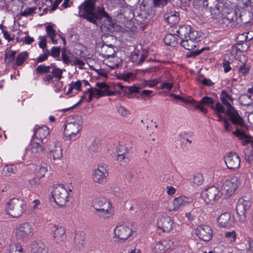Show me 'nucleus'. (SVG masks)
Returning a JSON list of instances; mask_svg holds the SVG:
<instances>
[{"instance_id":"obj_1","label":"nucleus","mask_w":253,"mask_h":253,"mask_svg":"<svg viewBox=\"0 0 253 253\" xmlns=\"http://www.w3.org/2000/svg\"><path fill=\"white\" fill-rule=\"evenodd\" d=\"M96 0H85L79 7L80 16L94 24L97 25V22L102 17L106 18L105 26L110 32L113 30L114 24L111 17L102 7L95 9Z\"/></svg>"},{"instance_id":"obj_2","label":"nucleus","mask_w":253,"mask_h":253,"mask_svg":"<svg viewBox=\"0 0 253 253\" xmlns=\"http://www.w3.org/2000/svg\"><path fill=\"white\" fill-rule=\"evenodd\" d=\"M83 125L82 117L75 116L72 119V121L68 122L64 128V134L66 140H75L77 135L80 131Z\"/></svg>"},{"instance_id":"obj_3","label":"nucleus","mask_w":253,"mask_h":253,"mask_svg":"<svg viewBox=\"0 0 253 253\" xmlns=\"http://www.w3.org/2000/svg\"><path fill=\"white\" fill-rule=\"evenodd\" d=\"M93 207L96 211L97 216L102 218H108L113 213L111 204L104 197L97 199L93 203Z\"/></svg>"},{"instance_id":"obj_4","label":"nucleus","mask_w":253,"mask_h":253,"mask_svg":"<svg viewBox=\"0 0 253 253\" xmlns=\"http://www.w3.org/2000/svg\"><path fill=\"white\" fill-rule=\"evenodd\" d=\"M33 225L29 222H24L19 224L15 229V237L20 241H27L34 235Z\"/></svg>"},{"instance_id":"obj_5","label":"nucleus","mask_w":253,"mask_h":253,"mask_svg":"<svg viewBox=\"0 0 253 253\" xmlns=\"http://www.w3.org/2000/svg\"><path fill=\"white\" fill-rule=\"evenodd\" d=\"M26 205L24 202L17 198L11 199L7 204L6 212L14 218L21 216L25 210Z\"/></svg>"},{"instance_id":"obj_6","label":"nucleus","mask_w":253,"mask_h":253,"mask_svg":"<svg viewBox=\"0 0 253 253\" xmlns=\"http://www.w3.org/2000/svg\"><path fill=\"white\" fill-rule=\"evenodd\" d=\"M69 192H71V190L66 188L63 185L54 186L52 192L54 201L60 207L65 206L68 201Z\"/></svg>"},{"instance_id":"obj_7","label":"nucleus","mask_w":253,"mask_h":253,"mask_svg":"<svg viewBox=\"0 0 253 253\" xmlns=\"http://www.w3.org/2000/svg\"><path fill=\"white\" fill-rule=\"evenodd\" d=\"M222 193L215 186H211L201 193V200L206 204H213L221 198Z\"/></svg>"},{"instance_id":"obj_8","label":"nucleus","mask_w":253,"mask_h":253,"mask_svg":"<svg viewBox=\"0 0 253 253\" xmlns=\"http://www.w3.org/2000/svg\"><path fill=\"white\" fill-rule=\"evenodd\" d=\"M41 142H38L34 139H32L31 143L26 149L25 158L26 159H34L41 154L44 150V146Z\"/></svg>"},{"instance_id":"obj_9","label":"nucleus","mask_w":253,"mask_h":253,"mask_svg":"<svg viewBox=\"0 0 253 253\" xmlns=\"http://www.w3.org/2000/svg\"><path fill=\"white\" fill-rule=\"evenodd\" d=\"M252 202L249 199L240 198L237 203L236 212L239 217V220L244 222L246 219V213L250 210Z\"/></svg>"},{"instance_id":"obj_10","label":"nucleus","mask_w":253,"mask_h":253,"mask_svg":"<svg viewBox=\"0 0 253 253\" xmlns=\"http://www.w3.org/2000/svg\"><path fill=\"white\" fill-rule=\"evenodd\" d=\"M193 202L192 198L185 196H181L174 198L171 205H169L168 207V210L169 211H177L188 206Z\"/></svg>"},{"instance_id":"obj_11","label":"nucleus","mask_w":253,"mask_h":253,"mask_svg":"<svg viewBox=\"0 0 253 253\" xmlns=\"http://www.w3.org/2000/svg\"><path fill=\"white\" fill-rule=\"evenodd\" d=\"M61 58L64 63L74 66H78L79 68L82 69L84 68V63L78 57L74 56L73 54L66 49L62 50Z\"/></svg>"},{"instance_id":"obj_12","label":"nucleus","mask_w":253,"mask_h":253,"mask_svg":"<svg viewBox=\"0 0 253 253\" xmlns=\"http://www.w3.org/2000/svg\"><path fill=\"white\" fill-rule=\"evenodd\" d=\"M114 237L121 240H126L132 233L131 224H122L118 225L114 230Z\"/></svg>"},{"instance_id":"obj_13","label":"nucleus","mask_w":253,"mask_h":253,"mask_svg":"<svg viewBox=\"0 0 253 253\" xmlns=\"http://www.w3.org/2000/svg\"><path fill=\"white\" fill-rule=\"evenodd\" d=\"M238 182L236 177L225 181L222 186V195H223L225 198L231 196L238 187Z\"/></svg>"},{"instance_id":"obj_14","label":"nucleus","mask_w":253,"mask_h":253,"mask_svg":"<svg viewBox=\"0 0 253 253\" xmlns=\"http://www.w3.org/2000/svg\"><path fill=\"white\" fill-rule=\"evenodd\" d=\"M224 161L228 169L236 170L240 167L241 160L238 155L231 152L224 156Z\"/></svg>"},{"instance_id":"obj_15","label":"nucleus","mask_w":253,"mask_h":253,"mask_svg":"<svg viewBox=\"0 0 253 253\" xmlns=\"http://www.w3.org/2000/svg\"><path fill=\"white\" fill-rule=\"evenodd\" d=\"M108 175V171L105 166L99 165L93 171V180L98 184H102Z\"/></svg>"},{"instance_id":"obj_16","label":"nucleus","mask_w":253,"mask_h":253,"mask_svg":"<svg viewBox=\"0 0 253 253\" xmlns=\"http://www.w3.org/2000/svg\"><path fill=\"white\" fill-rule=\"evenodd\" d=\"M175 246L174 242L171 240H164L156 243L153 252L155 253H165L167 251L172 249Z\"/></svg>"},{"instance_id":"obj_17","label":"nucleus","mask_w":253,"mask_h":253,"mask_svg":"<svg viewBox=\"0 0 253 253\" xmlns=\"http://www.w3.org/2000/svg\"><path fill=\"white\" fill-rule=\"evenodd\" d=\"M195 234L201 240L208 241L211 238L212 231L209 226L202 225L197 227L195 230Z\"/></svg>"},{"instance_id":"obj_18","label":"nucleus","mask_w":253,"mask_h":253,"mask_svg":"<svg viewBox=\"0 0 253 253\" xmlns=\"http://www.w3.org/2000/svg\"><path fill=\"white\" fill-rule=\"evenodd\" d=\"M49 129L44 126H36L35 127L34 135L32 139L39 140L42 143H44L43 140L49 135Z\"/></svg>"},{"instance_id":"obj_19","label":"nucleus","mask_w":253,"mask_h":253,"mask_svg":"<svg viewBox=\"0 0 253 253\" xmlns=\"http://www.w3.org/2000/svg\"><path fill=\"white\" fill-rule=\"evenodd\" d=\"M172 226L173 221L170 216L160 217L158 219L157 226L163 232H169Z\"/></svg>"},{"instance_id":"obj_20","label":"nucleus","mask_w":253,"mask_h":253,"mask_svg":"<svg viewBox=\"0 0 253 253\" xmlns=\"http://www.w3.org/2000/svg\"><path fill=\"white\" fill-rule=\"evenodd\" d=\"M53 232V237L56 243L63 242L66 239L65 229L59 226L54 225L51 228Z\"/></svg>"},{"instance_id":"obj_21","label":"nucleus","mask_w":253,"mask_h":253,"mask_svg":"<svg viewBox=\"0 0 253 253\" xmlns=\"http://www.w3.org/2000/svg\"><path fill=\"white\" fill-rule=\"evenodd\" d=\"M226 114L228 115L233 124L240 126H244L245 124L243 118L234 108L232 110H226Z\"/></svg>"},{"instance_id":"obj_22","label":"nucleus","mask_w":253,"mask_h":253,"mask_svg":"<svg viewBox=\"0 0 253 253\" xmlns=\"http://www.w3.org/2000/svg\"><path fill=\"white\" fill-rule=\"evenodd\" d=\"M50 156L54 160H59L63 156L61 145L59 142H55L50 145Z\"/></svg>"},{"instance_id":"obj_23","label":"nucleus","mask_w":253,"mask_h":253,"mask_svg":"<svg viewBox=\"0 0 253 253\" xmlns=\"http://www.w3.org/2000/svg\"><path fill=\"white\" fill-rule=\"evenodd\" d=\"M213 99L208 96H205L202 98L200 101L195 102V108L199 109L202 113L206 114L207 113V109L203 105V104L208 105L209 107L213 106Z\"/></svg>"},{"instance_id":"obj_24","label":"nucleus","mask_w":253,"mask_h":253,"mask_svg":"<svg viewBox=\"0 0 253 253\" xmlns=\"http://www.w3.org/2000/svg\"><path fill=\"white\" fill-rule=\"evenodd\" d=\"M46 35L45 36L46 37H49L51 42L53 44H56L57 43V39H55V38L58 36L59 38L61 39L63 41V43L64 45L66 44V40L65 38L62 37L60 35H57L55 34V31L53 29L52 26L50 25H48L46 27Z\"/></svg>"},{"instance_id":"obj_25","label":"nucleus","mask_w":253,"mask_h":253,"mask_svg":"<svg viewBox=\"0 0 253 253\" xmlns=\"http://www.w3.org/2000/svg\"><path fill=\"white\" fill-rule=\"evenodd\" d=\"M233 134L241 140L242 143L244 145L248 144L251 146V143H253V139L251 136L247 135L238 128H236V130L233 132Z\"/></svg>"},{"instance_id":"obj_26","label":"nucleus","mask_w":253,"mask_h":253,"mask_svg":"<svg viewBox=\"0 0 253 253\" xmlns=\"http://www.w3.org/2000/svg\"><path fill=\"white\" fill-rule=\"evenodd\" d=\"M76 248L79 251L83 250L85 245V234L82 232L76 233L74 237Z\"/></svg>"},{"instance_id":"obj_27","label":"nucleus","mask_w":253,"mask_h":253,"mask_svg":"<svg viewBox=\"0 0 253 253\" xmlns=\"http://www.w3.org/2000/svg\"><path fill=\"white\" fill-rule=\"evenodd\" d=\"M219 225L222 227H228L231 225V215L229 212H225L220 214L217 218Z\"/></svg>"},{"instance_id":"obj_28","label":"nucleus","mask_w":253,"mask_h":253,"mask_svg":"<svg viewBox=\"0 0 253 253\" xmlns=\"http://www.w3.org/2000/svg\"><path fill=\"white\" fill-rule=\"evenodd\" d=\"M164 19L170 24H175L179 21V13L174 11H170L164 15Z\"/></svg>"},{"instance_id":"obj_29","label":"nucleus","mask_w":253,"mask_h":253,"mask_svg":"<svg viewBox=\"0 0 253 253\" xmlns=\"http://www.w3.org/2000/svg\"><path fill=\"white\" fill-rule=\"evenodd\" d=\"M176 29V31L174 34L179 37L181 40H183L184 38L187 37L191 30V27L188 25H183L179 27L178 29Z\"/></svg>"},{"instance_id":"obj_30","label":"nucleus","mask_w":253,"mask_h":253,"mask_svg":"<svg viewBox=\"0 0 253 253\" xmlns=\"http://www.w3.org/2000/svg\"><path fill=\"white\" fill-rule=\"evenodd\" d=\"M226 17L230 22L233 23L235 25L240 24L242 23L241 15L239 14L238 16V13L235 10H231Z\"/></svg>"},{"instance_id":"obj_31","label":"nucleus","mask_w":253,"mask_h":253,"mask_svg":"<svg viewBox=\"0 0 253 253\" xmlns=\"http://www.w3.org/2000/svg\"><path fill=\"white\" fill-rule=\"evenodd\" d=\"M180 44L182 47L188 50L194 49L198 45L197 42L188 40L187 38H184L183 40H181Z\"/></svg>"},{"instance_id":"obj_32","label":"nucleus","mask_w":253,"mask_h":253,"mask_svg":"<svg viewBox=\"0 0 253 253\" xmlns=\"http://www.w3.org/2000/svg\"><path fill=\"white\" fill-rule=\"evenodd\" d=\"M31 248L32 253H48L47 248L41 243H33Z\"/></svg>"},{"instance_id":"obj_33","label":"nucleus","mask_w":253,"mask_h":253,"mask_svg":"<svg viewBox=\"0 0 253 253\" xmlns=\"http://www.w3.org/2000/svg\"><path fill=\"white\" fill-rule=\"evenodd\" d=\"M247 243L248 245L244 243L240 244L239 249L241 251V253H253V240L249 238Z\"/></svg>"},{"instance_id":"obj_34","label":"nucleus","mask_w":253,"mask_h":253,"mask_svg":"<svg viewBox=\"0 0 253 253\" xmlns=\"http://www.w3.org/2000/svg\"><path fill=\"white\" fill-rule=\"evenodd\" d=\"M145 58L146 56L143 55L139 51L134 52L131 55V61L135 64H141Z\"/></svg>"},{"instance_id":"obj_35","label":"nucleus","mask_w":253,"mask_h":253,"mask_svg":"<svg viewBox=\"0 0 253 253\" xmlns=\"http://www.w3.org/2000/svg\"><path fill=\"white\" fill-rule=\"evenodd\" d=\"M17 171L16 167L14 165H6L3 168L2 173L5 176H10L12 174L16 173Z\"/></svg>"},{"instance_id":"obj_36","label":"nucleus","mask_w":253,"mask_h":253,"mask_svg":"<svg viewBox=\"0 0 253 253\" xmlns=\"http://www.w3.org/2000/svg\"><path fill=\"white\" fill-rule=\"evenodd\" d=\"M140 88L137 86H130L128 87V92L131 93H140L142 96H149L151 93L152 90H143L140 91Z\"/></svg>"},{"instance_id":"obj_37","label":"nucleus","mask_w":253,"mask_h":253,"mask_svg":"<svg viewBox=\"0 0 253 253\" xmlns=\"http://www.w3.org/2000/svg\"><path fill=\"white\" fill-rule=\"evenodd\" d=\"M96 86L98 89L101 91L103 95H111L112 93L109 91V86L104 83H97Z\"/></svg>"},{"instance_id":"obj_38","label":"nucleus","mask_w":253,"mask_h":253,"mask_svg":"<svg viewBox=\"0 0 253 253\" xmlns=\"http://www.w3.org/2000/svg\"><path fill=\"white\" fill-rule=\"evenodd\" d=\"M29 53L27 51L20 53L16 57L15 64L17 66H21L27 59Z\"/></svg>"},{"instance_id":"obj_39","label":"nucleus","mask_w":253,"mask_h":253,"mask_svg":"<svg viewBox=\"0 0 253 253\" xmlns=\"http://www.w3.org/2000/svg\"><path fill=\"white\" fill-rule=\"evenodd\" d=\"M8 253H24L23 249L20 244H13L9 246Z\"/></svg>"},{"instance_id":"obj_40","label":"nucleus","mask_w":253,"mask_h":253,"mask_svg":"<svg viewBox=\"0 0 253 253\" xmlns=\"http://www.w3.org/2000/svg\"><path fill=\"white\" fill-rule=\"evenodd\" d=\"M250 147L244 151L245 159L249 162L253 160V143H251Z\"/></svg>"},{"instance_id":"obj_41","label":"nucleus","mask_w":253,"mask_h":253,"mask_svg":"<svg viewBox=\"0 0 253 253\" xmlns=\"http://www.w3.org/2000/svg\"><path fill=\"white\" fill-rule=\"evenodd\" d=\"M69 89L67 91L68 94L71 93L74 89H75L77 91H81L82 82L81 81H77L75 82H72L71 84H69Z\"/></svg>"},{"instance_id":"obj_42","label":"nucleus","mask_w":253,"mask_h":253,"mask_svg":"<svg viewBox=\"0 0 253 253\" xmlns=\"http://www.w3.org/2000/svg\"><path fill=\"white\" fill-rule=\"evenodd\" d=\"M51 69V73L53 76V77L55 78L54 80H61L62 78V74L64 70L52 66Z\"/></svg>"},{"instance_id":"obj_43","label":"nucleus","mask_w":253,"mask_h":253,"mask_svg":"<svg viewBox=\"0 0 253 253\" xmlns=\"http://www.w3.org/2000/svg\"><path fill=\"white\" fill-rule=\"evenodd\" d=\"M218 117V121L223 122L224 124V127L225 130L228 131L230 130V123L227 118L225 116H223L221 114H216Z\"/></svg>"},{"instance_id":"obj_44","label":"nucleus","mask_w":253,"mask_h":253,"mask_svg":"<svg viewBox=\"0 0 253 253\" xmlns=\"http://www.w3.org/2000/svg\"><path fill=\"white\" fill-rule=\"evenodd\" d=\"M104 51V57L107 58H109L115 53V50L112 44H110V46H103L102 47V51L103 52Z\"/></svg>"},{"instance_id":"obj_45","label":"nucleus","mask_w":253,"mask_h":253,"mask_svg":"<svg viewBox=\"0 0 253 253\" xmlns=\"http://www.w3.org/2000/svg\"><path fill=\"white\" fill-rule=\"evenodd\" d=\"M52 66H45L44 65H39L35 71L37 74H45L50 72V70L51 69Z\"/></svg>"},{"instance_id":"obj_46","label":"nucleus","mask_w":253,"mask_h":253,"mask_svg":"<svg viewBox=\"0 0 253 253\" xmlns=\"http://www.w3.org/2000/svg\"><path fill=\"white\" fill-rule=\"evenodd\" d=\"M200 34L197 31H191V30L190 32H189V34L185 38H187L188 40H191L195 42H197L198 43V42L200 41Z\"/></svg>"},{"instance_id":"obj_47","label":"nucleus","mask_w":253,"mask_h":253,"mask_svg":"<svg viewBox=\"0 0 253 253\" xmlns=\"http://www.w3.org/2000/svg\"><path fill=\"white\" fill-rule=\"evenodd\" d=\"M34 205L32 206L31 209V213L32 215L35 217H39L40 214L38 212V206L40 204V202L39 200H35L33 202Z\"/></svg>"},{"instance_id":"obj_48","label":"nucleus","mask_w":253,"mask_h":253,"mask_svg":"<svg viewBox=\"0 0 253 253\" xmlns=\"http://www.w3.org/2000/svg\"><path fill=\"white\" fill-rule=\"evenodd\" d=\"M203 180L204 179L202 174L197 173L193 176L191 183L194 185L199 186L203 183Z\"/></svg>"},{"instance_id":"obj_49","label":"nucleus","mask_w":253,"mask_h":253,"mask_svg":"<svg viewBox=\"0 0 253 253\" xmlns=\"http://www.w3.org/2000/svg\"><path fill=\"white\" fill-rule=\"evenodd\" d=\"M161 79H155L152 80H145L143 82V84L144 86H148L153 87L160 83Z\"/></svg>"},{"instance_id":"obj_50","label":"nucleus","mask_w":253,"mask_h":253,"mask_svg":"<svg viewBox=\"0 0 253 253\" xmlns=\"http://www.w3.org/2000/svg\"><path fill=\"white\" fill-rule=\"evenodd\" d=\"M51 84L56 92L60 91L63 88V83L60 80H54Z\"/></svg>"},{"instance_id":"obj_51","label":"nucleus","mask_w":253,"mask_h":253,"mask_svg":"<svg viewBox=\"0 0 253 253\" xmlns=\"http://www.w3.org/2000/svg\"><path fill=\"white\" fill-rule=\"evenodd\" d=\"M225 237L229 240L230 243H233L236 240V233L235 231L226 232L225 233Z\"/></svg>"},{"instance_id":"obj_52","label":"nucleus","mask_w":253,"mask_h":253,"mask_svg":"<svg viewBox=\"0 0 253 253\" xmlns=\"http://www.w3.org/2000/svg\"><path fill=\"white\" fill-rule=\"evenodd\" d=\"M211 108L215 111V114H221L226 112L225 108L220 103H217L214 106H211Z\"/></svg>"},{"instance_id":"obj_53","label":"nucleus","mask_w":253,"mask_h":253,"mask_svg":"<svg viewBox=\"0 0 253 253\" xmlns=\"http://www.w3.org/2000/svg\"><path fill=\"white\" fill-rule=\"evenodd\" d=\"M43 53L42 54H41L37 58V61L38 63L42 62L43 61H45L48 56L49 55V50L48 49H44L42 50Z\"/></svg>"},{"instance_id":"obj_54","label":"nucleus","mask_w":253,"mask_h":253,"mask_svg":"<svg viewBox=\"0 0 253 253\" xmlns=\"http://www.w3.org/2000/svg\"><path fill=\"white\" fill-rule=\"evenodd\" d=\"M170 0H152L153 5L155 7H163L166 5Z\"/></svg>"},{"instance_id":"obj_55","label":"nucleus","mask_w":253,"mask_h":253,"mask_svg":"<svg viewBox=\"0 0 253 253\" xmlns=\"http://www.w3.org/2000/svg\"><path fill=\"white\" fill-rule=\"evenodd\" d=\"M249 67L243 64L238 68V73L240 76H245L249 73Z\"/></svg>"},{"instance_id":"obj_56","label":"nucleus","mask_w":253,"mask_h":253,"mask_svg":"<svg viewBox=\"0 0 253 253\" xmlns=\"http://www.w3.org/2000/svg\"><path fill=\"white\" fill-rule=\"evenodd\" d=\"M36 7H27L24 9V11H22L21 15L23 16H28L32 15L36 10Z\"/></svg>"},{"instance_id":"obj_57","label":"nucleus","mask_w":253,"mask_h":253,"mask_svg":"<svg viewBox=\"0 0 253 253\" xmlns=\"http://www.w3.org/2000/svg\"><path fill=\"white\" fill-rule=\"evenodd\" d=\"M39 46L40 48H42V50L46 49L45 48L46 47V36H40L39 37Z\"/></svg>"},{"instance_id":"obj_58","label":"nucleus","mask_w":253,"mask_h":253,"mask_svg":"<svg viewBox=\"0 0 253 253\" xmlns=\"http://www.w3.org/2000/svg\"><path fill=\"white\" fill-rule=\"evenodd\" d=\"M135 76L133 73H127L123 74L121 76L122 79L126 82H129L130 80L134 79Z\"/></svg>"},{"instance_id":"obj_59","label":"nucleus","mask_w":253,"mask_h":253,"mask_svg":"<svg viewBox=\"0 0 253 253\" xmlns=\"http://www.w3.org/2000/svg\"><path fill=\"white\" fill-rule=\"evenodd\" d=\"M203 51V48H201L199 50H195L194 51H190L186 54V57L188 58H194L198 56Z\"/></svg>"},{"instance_id":"obj_60","label":"nucleus","mask_w":253,"mask_h":253,"mask_svg":"<svg viewBox=\"0 0 253 253\" xmlns=\"http://www.w3.org/2000/svg\"><path fill=\"white\" fill-rule=\"evenodd\" d=\"M60 52V47L53 46L51 50V52H49V55H51L54 57H58L59 55Z\"/></svg>"},{"instance_id":"obj_61","label":"nucleus","mask_w":253,"mask_h":253,"mask_svg":"<svg viewBox=\"0 0 253 253\" xmlns=\"http://www.w3.org/2000/svg\"><path fill=\"white\" fill-rule=\"evenodd\" d=\"M160 180L163 182L170 181L171 175L169 173H163L160 176Z\"/></svg>"},{"instance_id":"obj_62","label":"nucleus","mask_w":253,"mask_h":253,"mask_svg":"<svg viewBox=\"0 0 253 253\" xmlns=\"http://www.w3.org/2000/svg\"><path fill=\"white\" fill-rule=\"evenodd\" d=\"M53 78L52 74H46L43 78V81L46 84H52V82L54 81Z\"/></svg>"},{"instance_id":"obj_63","label":"nucleus","mask_w":253,"mask_h":253,"mask_svg":"<svg viewBox=\"0 0 253 253\" xmlns=\"http://www.w3.org/2000/svg\"><path fill=\"white\" fill-rule=\"evenodd\" d=\"M40 183V177L36 176L29 180V184L32 187H36Z\"/></svg>"},{"instance_id":"obj_64","label":"nucleus","mask_w":253,"mask_h":253,"mask_svg":"<svg viewBox=\"0 0 253 253\" xmlns=\"http://www.w3.org/2000/svg\"><path fill=\"white\" fill-rule=\"evenodd\" d=\"M47 171V169L45 167L41 166L39 168V169L37 173V176L41 178L43 177Z\"/></svg>"}]
</instances>
